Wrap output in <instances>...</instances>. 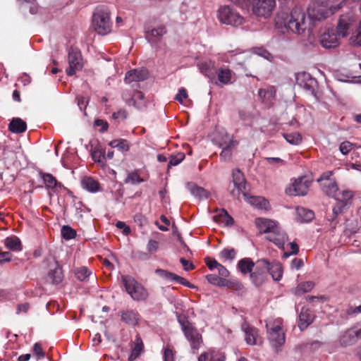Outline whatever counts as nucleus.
Listing matches in <instances>:
<instances>
[{"mask_svg": "<svg viewBox=\"0 0 361 361\" xmlns=\"http://www.w3.org/2000/svg\"><path fill=\"white\" fill-rule=\"evenodd\" d=\"M279 29L285 28L287 31L297 35H303L311 29V20L306 13L300 8H295L290 13H280L275 18Z\"/></svg>", "mask_w": 361, "mask_h": 361, "instance_id": "nucleus-1", "label": "nucleus"}, {"mask_svg": "<svg viewBox=\"0 0 361 361\" xmlns=\"http://www.w3.org/2000/svg\"><path fill=\"white\" fill-rule=\"evenodd\" d=\"M356 17L352 13L342 15L336 28L328 29L321 34L319 42L325 49H333L339 46L341 38L348 35L349 29L355 23Z\"/></svg>", "mask_w": 361, "mask_h": 361, "instance_id": "nucleus-2", "label": "nucleus"}, {"mask_svg": "<svg viewBox=\"0 0 361 361\" xmlns=\"http://www.w3.org/2000/svg\"><path fill=\"white\" fill-rule=\"evenodd\" d=\"M255 225L260 233L267 234V240L280 248L283 247L288 240V236L277 222L268 219L257 218L255 219Z\"/></svg>", "mask_w": 361, "mask_h": 361, "instance_id": "nucleus-3", "label": "nucleus"}, {"mask_svg": "<svg viewBox=\"0 0 361 361\" xmlns=\"http://www.w3.org/2000/svg\"><path fill=\"white\" fill-rule=\"evenodd\" d=\"M240 7L251 6L252 12L258 17L267 18L270 17L274 10L276 0H236Z\"/></svg>", "mask_w": 361, "mask_h": 361, "instance_id": "nucleus-4", "label": "nucleus"}, {"mask_svg": "<svg viewBox=\"0 0 361 361\" xmlns=\"http://www.w3.org/2000/svg\"><path fill=\"white\" fill-rule=\"evenodd\" d=\"M216 18L220 23L238 27L243 25L245 19L230 6H221L216 11Z\"/></svg>", "mask_w": 361, "mask_h": 361, "instance_id": "nucleus-5", "label": "nucleus"}, {"mask_svg": "<svg viewBox=\"0 0 361 361\" xmlns=\"http://www.w3.org/2000/svg\"><path fill=\"white\" fill-rule=\"evenodd\" d=\"M283 320L276 319L272 322L267 324V333L271 346L276 350L285 343L286 336L283 331Z\"/></svg>", "mask_w": 361, "mask_h": 361, "instance_id": "nucleus-6", "label": "nucleus"}, {"mask_svg": "<svg viewBox=\"0 0 361 361\" xmlns=\"http://www.w3.org/2000/svg\"><path fill=\"white\" fill-rule=\"evenodd\" d=\"M92 25L94 30L99 35H104L109 33L112 27L109 11L105 8H97L93 14Z\"/></svg>", "mask_w": 361, "mask_h": 361, "instance_id": "nucleus-7", "label": "nucleus"}, {"mask_svg": "<svg viewBox=\"0 0 361 361\" xmlns=\"http://www.w3.org/2000/svg\"><path fill=\"white\" fill-rule=\"evenodd\" d=\"M121 281L126 290L133 300L140 301L145 300L147 298V290L133 277L128 275L122 276Z\"/></svg>", "mask_w": 361, "mask_h": 361, "instance_id": "nucleus-8", "label": "nucleus"}, {"mask_svg": "<svg viewBox=\"0 0 361 361\" xmlns=\"http://www.w3.org/2000/svg\"><path fill=\"white\" fill-rule=\"evenodd\" d=\"M322 4H313L307 9V13L310 18V20H321L325 19L338 11L341 6L339 5L336 6H329L328 3L324 5V1H321Z\"/></svg>", "mask_w": 361, "mask_h": 361, "instance_id": "nucleus-9", "label": "nucleus"}, {"mask_svg": "<svg viewBox=\"0 0 361 361\" xmlns=\"http://www.w3.org/2000/svg\"><path fill=\"white\" fill-rule=\"evenodd\" d=\"M219 147L222 148L220 154L221 158L228 161L231 159L233 150L238 145V142L231 137L226 133H222L221 139L216 137Z\"/></svg>", "mask_w": 361, "mask_h": 361, "instance_id": "nucleus-10", "label": "nucleus"}, {"mask_svg": "<svg viewBox=\"0 0 361 361\" xmlns=\"http://www.w3.org/2000/svg\"><path fill=\"white\" fill-rule=\"evenodd\" d=\"M353 196V192L349 190L338 191L334 197L337 202L333 208V213L336 216L341 214L346 207L351 204Z\"/></svg>", "mask_w": 361, "mask_h": 361, "instance_id": "nucleus-11", "label": "nucleus"}, {"mask_svg": "<svg viewBox=\"0 0 361 361\" xmlns=\"http://www.w3.org/2000/svg\"><path fill=\"white\" fill-rule=\"evenodd\" d=\"M309 186L310 183L305 177L299 178L291 183L286 189V192L288 195L304 196L307 193Z\"/></svg>", "mask_w": 361, "mask_h": 361, "instance_id": "nucleus-12", "label": "nucleus"}, {"mask_svg": "<svg viewBox=\"0 0 361 361\" xmlns=\"http://www.w3.org/2000/svg\"><path fill=\"white\" fill-rule=\"evenodd\" d=\"M232 178L235 188L231 193L233 197L239 199L241 195L245 193L246 182L244 176L239 169H234L232 172Z\"/></svg>", "mask_w": 361, "mask_h": 361, "instance_id": "nucleus-13", "label": "nucleus"}, {"mask_svg": "<svg viewBox=\"0 0 361 361\" xmlns=\"http://www.w3.org/2000/svg\"><path fill=\"white\" fill-rule=\"evenodd\" d=\"M69 66L66 69L68 75H73L77 71L82 68V61L80 52L77 49H71L68 53Z\"/></svg>", "mask_w": 361, "mask_h": 361, "instance_id": "nucleus-14", "label": "nucleus"}, {"mask_svg": "<svg viewBox=\"0 0 361 361\" xmlns=\"http://www.w3.org/2000/svg\"><path fill=\"white\" fill-rule=\"evenodd\" d=\"M258 267L264 269L265 273L269 272L274 280L279 281L281 279L283 270L279 262L269 263L264 259H262L258 261Z\"/></svg>", "mask_w": 361, "mask_h": 361, "instance_id": "nucleus-15", "label": "nucleus"}, {"mask_svg": "<svg viewBox=\"0 0 361 361\" xmlns=\"http://www.w3.org/2000/svg\"><path fill=\"white\" fill-rule=\"evenodd\" d=\"M183 330L187 339L190 343V345L193 349H198L202 343L201 335L198 333L197 329H194L192 326L182 325Z\"/></svg>", "mask_w": 361, "mask_h": 361, "instance_id": "nucleus-16", "label": "nucleus"}, {"mask_svg": "<svg viewBox=\"0 0 361 361\" xmlns=\"http://www.w3.org/2000/svg\"><path fill=\"white\" fill-rule=\"evenodd\" d=\"M242 330L245 333V340L247 344L250 345L262 343V339L259 336L258 331L246 323L242 324Z\"/></svg>", "mask_w": 361, "mask_h": 361, "instance_id": "nucleus-17", "label": "nucleus"}, {"mask_svg": "<svg viewBox=\"0 0 361 361\" xmlns=\"http://www.w3.org/2000/svg\"><path fill=\"white\" fill-rule=\"evenodd\" d=\"M122 97L126 102L130 106H134L139 109H142L145 106L144 94L140 92H135L131 98H130L126 92L123 94Z\"/></svg>", "mask_w": 361, "mask_h": 361, "instance_id": "nucleus-18", "label": "nucleus"}, {"mask_svg": "<svg viewBox=\"0 0 361 361\" xmlns=\"http://www.w3.org/2000/svg\"><path fill=\"white\" fill-rule=\"evenodd\" d=\"M200 71L210 80L215 78L216 74V69L215 63L212 61L208 60L200 62L198 64Z\"/></svg>", "mask_w": 361, "mask_h": 361, "instance_id": "nucleus-19", "label": "nucleus"}, {"mask_svg": "<svg viewBox=\"0 0 361 361\" xmlns=\"http://www.w3.org/2000/svg\"><path fill=\"white\" fill-rule=\"evenodd\" d=\"M314 318L312 312L307 309L302 308L299 314L298 327L301 331L305 330L313 322Z\"/></svg>", "mask_w": 361, "mask_h": 361, "instance_id": "nucleus-20", "label": "nucleus"}, {"mask_svg": "<svg viewBox=\"0 0 361 361\" xmlns=\"http://www.w3.org/2000/svg\"><path fill=\"white\" fill-rule=\"evenodd\" d=\"M219 82L224 85L232 84L234 81L233 71L228 68H221L216 71Z\"/></svg>", "mask_w": 361, "mask_h": 361, "instance_id": "nucleus-21", "label": "nucleus"}, {"mask_svg": "<svg viewBox=\"0 0 361 361\" xmlns=\"http://www.w3.org/2000/svg\"><path fill=\"white\" fill-rule=\"evenodd\" d=\"M147 77V71L145 69H134L126 74L125 81L127 83L142 81Z\"/></svg>", "mask_w": 361, "mask_h": 361, "instance_id": "nucleus-22", "label": "nucleus"}, {"mask_svg": "<svg viewBox=\"0 0 361 361\" xmlns=\"http://www.w3.org/2000/svg\"><path fill=\"white\" fill-rule=\"evenodd\" d=\"M297 83L305 88L307 90H312L316 83L314 79H313L309 73H301L297 75L296 77Z\"/></svg>", "mask_w": 361, "mask_h": 361, "instance_id": "nucleus-23", "label": "nucleus"}, {"mask_svg": "<svg viewBox=\"0 0 361 361\" xmlns=\"http://www.w3.org/2000/svg\"><path fill=\"white\" fill-rule=\"evenodd\" d=\"M40 176L48 189H52L54 192H58L60 189L63 188V185L57 182L51 174L41 172Z\"/></svg>", "mask_w": 361, "mask_h": 361, "instance_id": "nucleus-24", "label": "nucleus"}, {"mask_svg": "<svg viewBox=\"0 0 361 361\" xmlns=\"http://www.w3.org/2000/svg\"><path fill=\"white\" fill-rule=\"evenodd\" d=\"M243 196L247 203L257 208L267 209L268 207L269 202L262 197L250 196L246 192Z\"/></svg>", "mask_w": 361, "mask_h": 361, "instance_id": "nucleus-25", "label": "nucleus"}, {"mask_svg": "<svg viewBox=\"0 0 361 361\" xmlns=\"http://www.w3.org/2000/svg\"><path fill=\"white\" fill-rule=\"evenodd\" d=\"M121 321L128 325L135 326L137 324L140 315L134 310H126L123 311L121 314Z\"/></svg>", "mask_w": 361, "mask_h": 361, "instance_id": "nucleus-26", "label": "nucleus"}, {"mask_svg": "<svg viewBox=\"0 0 361 361\" xmlns=\"http://www.w3.org/2000/svg\"><path fill=\"white\" fill-rule=\"evenodd\" d=\"M296 220L299 222H309L314 219V212L304 207L296 208Z\"/></svg>", "mask_w": 361, "mask_h": 361, "instance_id": "nucleus-27", "label": "nucleus"}, {"mask_svg": "<svg viewBox=\"0 0 361 361\" xmlns=\"http://www.w3.org/2000/svg\"><path fill=\"white\" fill-rule=\"evenodd\" d=\"M187 188L191 195L200 200L207 199L209 197V192L194 183H188Z\"/></svg>", "mask_w": 361, "mask_h": 361, "instance_id": "nucleus-28", "label": "nucleus"}, {"mask_svg": "<svg viewBox=\"0 0 361 361\" xmlns=\"http://www.w3.org/2000/svg\"><path fill=\"white\" fill-rule=\"evenodd\" d=\"M81 185L83 189L90 192H97L99 190L98 182L92 177H84L81 180Z\"/></svg>", "mask_w": 361, "mask_h": 361, "instance_id": "nucleus-29", "label": "nucleus"}, {"mask_svg": "<svg viewBox=\"0 0 361 361\" xmlns=\"http://www.w3.org/2000/svg\"><path fill=\"white\" fill-rule=\"evenodd\" d=\"M357 338L355 331L353 329H350L341 335L339 342L342 346H348L354 343Z\"/></svg>", "mask_w": 361, "mask_h": 361, "instance_id": "nucleus-30", "label": "nucleus"}, {"mask_svg": "<svg viewBox=\"0 0 361 361\" xmlns=\"http://www.w3.org/2000/svg\"><path fill=\"white\" fill-rule=\"evenodd\" d=\"M348 43L353 47H361V20L357 27L351 32L348 38Z\"/></svg>", "mask_w": 361, "mask_h": 361, "instance_id": "nucleus-31", "label": "nucleus"}, {"mask_svg": "<svg viewBox=\"0 0 361 361\" xmlns=\"http://www.w3.org/2000/svg\"><path fill=\"white\" fill-rule=\"evenodd\" d=\"M251 280L253 283L257 286H261L265 279V272L264 269H262L258 267V262L255 271L250 275Z\"/></svg>", "mask_w": 361, "mask_h": 361, "instance_id": "nucleus-32", "label": "nucleus"}, {"mask_svg": "<svg viewBox=\"0 0 361 361\" xmlns=\"http://www.w3.org/2000/svg\"><path fill=\"white\" fill-rule=\"evenodd\" d=\"M143 348L142 339L137 336L134 341V346L132 348L130 355L128 357L129 361L135 360L141 353Z\"/></svg>", "mask_w": 361, "mask_h": 361, "instance_id": "nucleus-33", "label": "nucleus"}, {"mask_svg": "<svg viewBox=\"0 0 361 361\" xmlns=\"http://www.w3.org/2000/svg\"><path fill=\"white\" fill-rule=\"evenodd\" d=\"M26 123L20 118H13L9 124V129L15 133H20L26 130Z\"/></svg>", "mask_w": 361, "mask_h": 361, "instance_id": "nucleus-34", "label": "nucleus"}, {"mask_svg": "<svg viewBox=\"0 0 361 361\" xmlns=\"http://www.w3.org/2000/svg\"><path fill=\"white\" fill-rule=\"evenodd\" d=\"M213 219L216 222L224 224L226 225H231L233 222L232 217L229 216L227 212L224 209L219 211L218 214L213 216Z\"/></svg>", "mask_w": 361, "mask_h": 361, "instance_id": "nucleus-35", "label": "nucleus"}, {"mask_svg": "<svg viewBox=\"0 0 361 361\" xmlns=\"http://www.w3.org/2000/svg\"><path fill=\"white\" fill-rule=\"evenodd\" d=\"M63 274L60 267L57 265L51 269L48 274V280L53 283H59L62 281Z\"/></svg>", "mask_w": 361, "mask_h": 361, "instance_id": "nucleus-36", "label": "nucleus"}, {"mask_svg": "<svg viewBox=\"0 0 361 361\" xmlns=\"http://www.w3.org/2000/svg\"><path fill=\"white\" fill-rule=\"evenodd\" d=\"M109 145L113 148H116L123 152H128L130 149L129 143L125 139H116L111 140L109 143Z\"/></svg>", "mask_w": 361, "mask_h": 361, "instance_id": "nucleus-37", "label": "nucleus"}, {"mask_svg": "<svg viewBox=\"0 0 361 361\" xmlns=\"http://www.w3.org/2000/svg\"><path fill=\"white\" fill-rule=\"evenodd\" d=\"M166 33V29L164 26H159L158 27L154 28L148 32L147 37L154 42L159 38L161 37Z\"/></svg>", "mask_w": 361, "mask_h": 361, "instance_id": "nucleus-38", "label": "nucleus"}, {"mask_svg": "<svg viewBox=\"0 0 361 361\" xmlns=\"http://www.w3.org/2000/svg\"><path fill=\"white\" fill-rule=\"evenodd\" d=\"M5 245L7 248L13 251H20L22 249L20 241L16 236L6 238L5 239Z\"/></svg>", "mask_w": 361, "mask_h": 361, "instance_id": "nucleus-39", "label": "nucleus"}, {"mask_svg": "<svg viewBox=\"0 0 361 361\" xmlns=\"http://www.w3.org/2000/svg\"><path fill=\"white\" fill-rule=\"evenodd\" d=\"M321 187L324 193L332 197H334L338 191L336 180L330 181L329 183L322 184Z\"/></svg>", "mask_w": 361, "mask_h": 361, "instance_id": "nucleus-40", "label": "nucleus"}, {"mask_svg": "<svg viewBox=\"0 0 361 361\" xmlns=\"http://www.w3.org/2000/svg\"><path fill=\"white\" fill-rule=\"evenodd\" d=\"M254 266L253 262L249 258L243 259L238 263V267L243 274L250 273Z\"/></svg>", "mask_w": 361, "mask_h": 361, "instance_id": "nucleus-41", "label": "nucleus"}, {"mask_svg": "<svg viewBox=\"0 0 361 361\" xmlns=\"http://www.w3.org/2000/svg\"><path fill=\"white\" fill-rule=\"evenodd\" d=\"M313 287L314 283L312 281H306L298 284L293 292L296 295H300L310 291Z\"/></svg>", "mask_w": 361, "mask_h": 361, "instance_id": "nucleus-42", "label": "nucleus"}, {"mask_svg": "<svg viewBox=\"0 0 361 361\" xmlns=\"http://www.w3.org/2000/svg\"><path fill=\"white\" fill-rule=\"evenodd\" d=\"M283 136L288 143L293 145L300 144L302 140V135L298 132L283 133Z\"/></svg>", "mask_w": 361, "mask_h": 361, "instance_id": "nucleus-43", "label": "nucleus"}, {"mask_svg": "<svg viewBox=\"0 0 361 361\" xmlns=\"http://www.w3.org/2000/svg\"><path fill=\"white\" fill-rule=\"evenodd\" d=\"M206 278L208 282L212 285L223 286L226 283V279H224L216 274H209Z\"/></svg>", "mask_w": 361, "mask_h": 361, "instance_id": "nucleus-44", "label": "nucleus"}, {"mask_svg": "<svg viewBox=\"0 0 361 361\" xmlns=\"http://www.w3.org/2000/svg\"><path fill=\"white\" fill-rule=\"evenodd\" d=\"M236 252L233 248H225L220 252V257L224 260L232 261L235 259Z\"/></svg>", "mask_w": 361, "mask_h": 361, "instance_id": "nucleus-45", "label": "nucleus"}, {"mask_svg": "<svg viewBox=\"0 0 361 361\" xmlns=\"http://www.w3.org/2000/svg\"><path fill=\"white\" fill-rule=\"evenodd\" d=\"M91 274V271L85 267L78 269L75 271V276L80 281H85Z\"/></svg>", "mask_w": 361, "mask_h": 361, "instance_id": "nucleus-46", "label": "nucleus"}, {"mask_svg": "<svg viewBox=\"0 0 361 361\" xmlns=\"http://www.w3.org/2000/svg\"><path fill=\"white\" fill-rule=\"evenodd\" d=\"M75 234V231L68 226H63L61 228V235L66 240L74 238Z\"/></svg>", "mask_w": 361, "mask_h": 361, "instance_id": "nucleus-47", "label": "nucleus"}, {"mask_svg": "<svg viewBox=\"0 0 361 361\" xmlns=\"http://www.w3.org/2000/svg\"><path fill=\"white\" fill-rule=\"evenodd\" d=\"M333 172L328 171L323 173L321 176L317 179V181L320 183V185L325 183H329L330 181L336 180L333 177Z\"/></svg>", "mask_w": 361, "mask_h": 361, "instance_id": "nucleus-48", "label": "nucleus"}, {"mask_svg": "<svg viewBox=\"0 0 361 361\" xmlns=\"http://www.w3.org/2000/svg\"><path fill=\"white\" fill-rule=\"evenodd\" d=\"M275 90L274 87H270L267 90L260 89L259 90V95L264 101L265 97L267 96L268 98H273L274 96Z\"/></svg>", "mask_w": 361, "mask_h": 361, "instance_id": "nucleus-49", "label": "nucleus"}, {"mask_svg": "<svg viewBox=\"0 0 361 361\" xmlns=\"http://www.w3.org/2000/svg\"><path fill=\"white\" fill-rule=\"evenodd\" d=\"M156 274L161 277L162 279L166 280V281H173V274L171 272H169L164 269H158L156 270Z\"/></svg>", "mask_w": 361, "mask_h": 361, "instance_id": "nucleus-50", "label": "nucleus"}, {"mask_svg": "<svg viewBox=\"0 0 361 361\" xmlns=\"http://www.w3.org/2000/svg\"><path fill=\"white\" fill-rule=\"evenodd\" d=\"M92 157L94 161L101 162L105 159V152L102 149H94L92 152Z\"/></svg>", "mask_w": 361, "mask_h": 361, "instance_id": "nucleus-51", "label": "nucleus"}, {"mask_svg": "<svg viewBox=\"0 0 361 361\" xmlns=\"http://www.w3.org/2000/svg\"><path fill=\"white\" fill-rule=\"evenodd\" d=\"M33 354L37 357V360H39L44 357V353L41 345L38 343H35L33 347Z\"/></svg>", "mask_w": 361, "mask_h": 361, "instance_id": "nucleus-52", "label": "nucleus"}, {"mask_svg": "<svg viewBox=\"0 0 361 361\" xmlns=\"http://www.w3.org/2000/svg\"><path fill=\"white\" fill-rule=\"evenodd\" d=\"M188 94L186 90L183 87L178 90V94L175 97V99L180 104H183V100L188 99Z\"/></svg>", "mask_w": 361, "mask_h": 361, "instance_id": "nucleus-53", "label": "nucleus"}, {"mask_svg": "<svg viewBox=\"0 0 361 361\" xmlns=\"http://www.w3.org/2000/svg\"><path fill=\"white\" fill-rule=\"evenodd\" d=\"M127 180L132 184H137L144 181V180L140 177L137 172H132L129 173Z\"/></svg>", "mask_w": 361, "mask_h": 361, "instance_id": "nucleus-54", "label": "nucleus"}, {"mask_svg": "<svg viewBox=\"0 0 361 361\" xmlns=\"http://www.w3.org/2000/svg\"><path fill=\"white\" fill-rule=\"evenodd\" d=\"M353 145L348 141L343 142L340 145L339 150L343 154H347L353 149Z\"/></svg>", "mask_w": 361, "mask_h": 361, "instance_id": "nucleus-55", "label": "nucleus"}, {"mask_svg": "<svg viewBox=\"0 0 361 361\" xmlns=\"http://www.w3.org/2000/svg\"><path fill=\"white\" fill-rule=\"evenodd\" d=\"M185 158L183 153H179L176 155L171 156L169 160V166H176L180 164Z\"/></svg>", "mask_w": 361, "mask_h": 361, "instance_id": "nucleus-56", "label": "nucleus"}, {"mask_svg": "<svg viewBox=\"0 0 361 361\" xmlns=\"http://www.w3.org/2000/svg\"><path fill=\"white\" fill-rule=\"evenodd\" d=\"M214 351L209 350L201 354L198 357V361H213Z\"/></svg>", "mask_w": 361, "mask_h": 361, "instance_id": "nucleus-57", "label": "nucleus"}, {"mask_svg": "<svg viewBox=\"0 0 361 361\" xmlns=\"http://www.w3.org/2000/svg\"><path fill=\"white\" fill-rule=\"evenodd\" d=\"M159 243L154 240H149L147 245V250L149 252L152 253L158 250Z\"/></svg>", "mask_w": 361, "mask_h": 361, "instance_id": "nucleus-58", "label": "nucleus"}, {"mask_svg": "<svg viewBox=\"0 0 361 361\" xmlns=\"http://www.w3.org/2000/svg\"><path fill=\"white\" fill-rule=\"evenodd\" d=\"M94 125L102 128L100 130L102 133L106 131L109 127L108 123L102 119H97L94 121Z\"/></svg>", "mask_w": 361, "mask_h": 361, "instance_id": "nucleus-59", "label": "nucleus"}, {"mask_svg": "<svg viewBox=\"0 0 361 361\" xmlns=\"http://www.w3.org/2000/svg\"><path fill=\"white\" fill-rule=\"evenodd\" d=\"M217 271L219 275V277L225 279L226 277L229 276V271L227 270L226 267H224L221 264L217 267Z\"/></svg>", "mask_w": 361, "mask_h": 361, "instance_id": "nucleus-60", "label": "nucleus"}, {"mask_svg": "<svg viewBox=\"0 0 361 361\" xmlns=\"http://www.w3.org/2000/svg\"><path fill=\"white\" fill-rule=\"evenodd\" d=\"M207 267L210 270L217 269V267L220 264L216 260L212 259L209 257L205 259Z\"/></svg>", "mask_w": 361, "mask_h": 361, "instance_id": "nucleus-61", "label": "nucleus"}, {"mask_svg": "<svg viewBox=\"0 0 361 361\" xmlns=\"http://www.w3.org/2000/svg\"><path fill=\"white\" fill-rule=\"evenodd\" d=\"M290 246L291 248V252L290 253L284 252V254H283V257L286 258L289 257L291 255H296L299 251V247H298V245H297V243H295L294 242L290 243Z\"/></svg>", "mask_w": 361, "mask_h": 361, "instance_id": "nucleus-62", "label": "nucleus"}, {"mask_svg": "<svg viewBox=\"0 0 361 361\" xmlns=\"http://www.w3.org/2000/svg\"><path fill=\"white\" fill-rule=\"evenodd\" d=\"M116 226L119 228V229H123V233L125 235H128L130 233V228L129 226H128L125 222L123 221H118L116 224Z\"/></svg>", "mask_w": 361, "mask_h": 361, "instance_id": "nucleus-63", "label": "nucleus"}, {"mask_svg": "<svg viewBox=\"0 0 361 361\" xmlns=\"http://www.w3.org/2000/svg\"><path fill=\"white\" fill-rule=\"evenodd\" d=\"M303 266V261L301 259L295 258L292 260L291 268L298 270Z\"/></svg>", "mask_w": 361, "mask_h": 361, "instance_id": "nucleus-64", "label": "nucleus"}]
</instances>
